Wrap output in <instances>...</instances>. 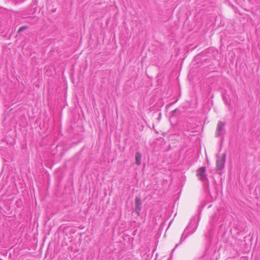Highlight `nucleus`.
I'll use <instances>...</instances> for the list:
<instances>
[{"instance_id":"obj_7","label":"nucleus","mask_w":260,"mask_h":260,"mask_svg":"<svg viewBox=\"0 0 260 260\" xmlns=\"http://www.w3.org/2000/svg\"><path fill=\"white\" fill-rule=\"evenodd\" d=\"M203 260H210L211 257L208 254H205L203 257Z\"/></svg>"},{"instance_id":"obj_4","label":"nucleus","mask_w":260,"mask_h":260,"mask_svg":"<svg viewBox=\"0 0 260 260\" xmlns=\"http://www.w3.org/2000/svg\"><path fill=\"white\" fill-rule=\"evenodd\" d=\"M225 126V123L219 121L218 122L217 124V128L215 133V137H218L222 135V132L224 130V127Z\"/></svg>"},{"instance_id":"obj_3","label":"nucleus","mask_w":260,"mask_h":260,"mask_svg":"<svg viewBox=\"0 0 260 260\" xmlns=\"http://www.w3.org/2000/svg\"><path fill=\"white\" fill-rule=\"evenodd\" d=\"M225 153L223 154L221 157H219L218 155L217 156V159L216 160L217 171L221 170L224 168L225 162Z\"/></svg>"},{"instance_id":"obj_2","label":"nucleus","mask_w":260,"mask_h":260,"mask_svg":"<svg viewBox=\"0 0 260 260\" xmlns=\"http://www.w3.org/2000/svg\"><path fill=\"white\" fill-rule=\"evenodd\" d=\"M206 169L205 167H202L197 171V176L199 180L203 182L208 181L207 174L206 173Z\"/></svg>"},{"instance_id":"obj_6","label":"nucleus","mask_w":260,"mask_h":260,"mask_svg":"<svg viewBox=\"0 0 260 260\" xmlns=\"http://www.w3.org/2000/svg\"><path fill=\"white\" fill-rule=\"evenodd\" d=\"M136 164L138 166H140L141 164L142 155L140 152H136L135 154Z\"/></svg>"},{"instance_id":"obj_1","label":"nucleus","mask_w":260,"mask_h":260,"mask_svg":"<svg viewBox=\"0 0 260 260\" xmlns=\"http://www.w3.org/2000/svg\"><path fill=\"white\" fill-rule=\"evenodd\" d=\"M197 227V225L196 223V219L194 218H192L190 220L189 224L185 229L182 235L180 242H182L183 241L185 240L188 235L193 233L195 232Z\"/></svg>"},{"instance_id":"obj_8","label":"nucleus","mask_w":260,"mask_h":260,"mask_svg":"<svg viewBox=\"0 0 260 260\" xmlns=\"http://www.w3.org/2000/svg\"><path fill=\"white\" fill-rule=\"evenodd\" d=\"M25 28H26V27H24V26H22V27H21L19 29V31H22L23 29H24Z\"/></svg>"},{"instance_id":"obj_5","label":"nucleus","mask_w":260,"mask_h":260,"mask_svg":"<svg viewBox=\"0 0 260 260\" xmlns=\"http://www.w3.org/2000/svg\"><path fill=\"white\" fill-rule=\"evenodd\" d=\"M142 202L140 197H136L135 198V210L137 214L139 216L141 211Z\"/></svg>"}]
</instances>
